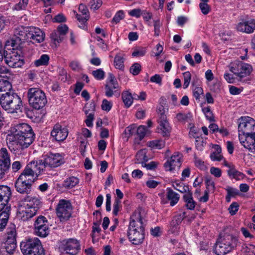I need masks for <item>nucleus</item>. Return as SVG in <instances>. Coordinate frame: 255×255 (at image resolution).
Returning a JSON list of instances; mask_svg holds the SVG:
<instances>
[{"label": "nucleus", "mask_w": 255, "mask_h": 255, "mask_svg": "<svg viewBox=\"0 0 255 255\" xmlns=\"http://www.w3.org/2000/svg\"><path fill=\"white\" fill-rule=\"evenodd\" d=\"M91 9H98L102 4V0H92L90 2Z\"/></svg>", "instance_id": "nucleus-55"}, {"label": "nucleus", "mask_w": 255, "mask_h": 255, "mask_svg": "<svg viewBox=\"0 0 255 255\" xmlns=\"http://www.w3.org/2000/svg\"><path fill=\"white\" fill-rule=\"evenodd\" d=\"M237 68L238 69V77L240 78V81H242L243 78L249 76L252 71V67L250 65L243 62H239L237 64Z\"/></svg>", "instance_id": "nucleus-21"}, {"label": "nucleus", "mask_w": 255, "mask_h": 255, "mask_svg": "<svg viewBox=\"0 0 255 255\" xmlns=\"http://www.w3.org/2000/svg\"><path fill=\"white\" fill-rule=\"evenodd\" d=\"M72 206L71 203L64 200H61L56 208L57 217L61 221L67 220L71 215Z\"/></svg>", "instance_id": "nucleus-11"}, {"label": "nucleus", "mask_w": 255, "mask_h": 255, "mask_svg": "<svg viewBox=\"0 0 255 255\" xmlns=\"http://www.w3.org/2000/svg\"><path fill=\"white\" fill-rule=\"evenodd\" d=\"M122 208L121 205V201L120 199L118 198H116L114 201V206H113V214L115 216H117L118 214V212Z\"/></svg>", "instance_id": "nucleus-48"}, {"label": "nucleus", "mask_w": 255, "mask_h": 255, "mask_svg": "<svg viewBox=\"0 0 255 255\" xmlns=\"http://www.w3.org/2000/svg\"><path fill=\"white\" fill-rule=\"evenodd\" d=\"M129 71L133 75H137L141 71V66L139 63H135L130 67Z\"/></svg>", "instance_id": "nucleus-47"}, {"label": "nucleus", "mask_w": 255, "mask_h": 255, "mask_svg": "<svg viewBox=\"0 0 255 255\" xmlns=\"http://www.w3.org/2000/svg\"><path fill=\"white\" fill-rule=\"evenodd\" d=\"M68 30V27L66 24H61L57 27V29L55 31L64 39L65 36L67 33Z\"/></svg>", "instance_id": "nucleus-43"}, {"label": "nucleus", "mask_w": 255, "mask_h": 255, "mask_svg": "<svg viewBox=\"0 0 255 255\" xmlns=\"http://www.w3.org/2000/svg\"><path fill=\"white\" fill-rule=\"evenodd\" d=\"M243 145L246 148L251 150V152L255 153V138H254L252 137L247 138V142L243 144Z\"/></svg>", "instance_id": "nucleus-32"}, {"label": "nucleus", "mask_w": 255, "mask_h": 255, "mask_svg": "<svg viewBox=\"0 0 255 255\" xmlns=\"http://www.w3.org/2000/svg\"><path fill=\"white\" fill-rule=\"evenodd\" d=\"M21 167V163L19 161H14L11 165V169L14 172L18 171Z\"/></svg>", "instance_id": "nucleus-64"}, {"label": "nucleus", "mask_w": 255, "mask_h": 255, "mask_svg": "<svg viewBox=\"0 0 255 255\" xmlns=\"http://www.w3.org/2000/svg\"><path fill=\"white\" fill-rule=\"evenodd\" d=\"M172 186L175 189L179 191L181 193H184L186 194L188 192H190L188 186L184 185L183 186L182 184H181V183L179 182L178 181H175L173 182Z\"/></svg>", "instance_id": "nucleus-33"}, {"label": "nucleus", "mask_w": 255, "mask_h": 255, "mask_svg": "<svg viewBox=\"0 0 255 255\" xmlns=\"http://www.w3.org/2000/svg\"><path fill=\"white\" fill-rule=\"evenodd\" d=\"M27 97L30 106L35 110L43 108L47 102L45 93L41 89L37 88L29 89Z\"/></svg>", "instance_id": "nucleus-9"}, {"label": "nucleus", "mask_w": 255, "mask_h": 255, "mask_svg": "<svg viewBox=\"0 0 255 255\" xmlns=\"http://www.w3.org/2000/svg\"><path fill=\"white\" fill-rule=\"evenodd\" d=\"M231 251V247H227L220 239L218 240L214 248V252L217 255H225Z\"/></svg>", "instance_id": "nucleus-23"}, {"label": "nucleus", "mask_w": 255, "mask_h": 255, "mask_svg": "<svg viewBox=\"0 0 255 255\" xmlns=\"http://www.w3.org/2000/svg\"><path fill=\"white\" fill-rule=\"evenodd\" d=\"M128 13L130 15L136 17H139L143 14L142 11L139 8L133 9L130 10Z\"/></svg>", "instance_id": "nucleus-63"}, {"label": "nucleus", "mask_w": 255, "mask_h": 255, "mask_svg": "<svg viewBox=\"0 0 255 255\" xmlns=\"http://www.w3.org/2000/svg\"><path fill=\"white\" fill-rule=\"evenodd\" d=\"M136 133L139 140H141L145 136L146 133V128L144 126H139L136 129Z\"/></svg>", "instance_id": "nucleus-49"}, {"label": "nucleus", "mask_w": 255, "mask_h": 255, "mask_svg": "<svg viewBox=\"0 0 255 255\" xmlns=\"http://www.w3.org/2000/svg\"><path fill=\"white\" fill-rule=\"evenodd\" d=\"M118 88H114L113 85H106L105 86V95L108 97H112L114 93H116L117 90L116 89H118Z\"/></svg>", "instance_id": "nucleus-44"}, {"label": "nucleus", "mask_w": 255, "mask_h": 255, "mask_svg": "<svg viewBox=\"0 0 255 255\" xmlns=\"http://www.w3.org/2000/svg\"><path fill=\"white\" fill-rule=\"evenodd\" d=\"M22 101L12 90V85L7 81H0V105L9 113H17L22 106Z\"/></svg>", "instance_id": "nucleus-2"}, {"label": "nucleus", "mask_w": 255, "mask_h": 255, "mask_svg": "<svg viewBox=\"0 0 255 255\" xmlns=\"http://www.w3.org/2000/svg\"><path fill=\"white\" fill-rule=\"evenodd\" d=\"M220 240L227 247H231V251L237 246L238 242L237 237L231 235H228L223 239H220Z\"/></svg>", "instance_id": "nucleus-24"}, {"label": "nucleus", "mask_w": 255, "mask_h": 255, "mask_svg": "<svg viewBox=\"0 0 255 255\" xmlns=\"http://www.w3.org/2000/svg\"><path fill=\"white\" fill-rule=\"evenodd\" d=\"M15 187L18 192L28 194L31 191V185L25 182V179L18 177L15 182Z\"/></svg>", "instance_id": "nucleus-20"}, {"label": "nucleus", "mask_w": 255, "mask_h": 255, "mask_svg": "<svg viewBox=\"0 0 255 255\" xmlns=\"http://www.w3.org/2000/svg\"><path fill=\"white\" fill-rule=\"evenodd\" d=\"M21 252L24 255H43L44 249L37 238L28 239L20 244Z\"/></svg>", "instance_id": "nucleus-8"}, {"label": "nucleus", "mask_w": 255, "mask_h": 255, "mask_svg": "<svg viewBox=\"0 0 255 255\" xmlns=\"http://www.w3.org/2000/svg\"><path fill=\"white\" fill-rule=\"evenodd\" d=\"M165 143L162 140H155L149 142V146L153 148L161 149L165 146Z\"/></svg>", "instance_id": "nucleus-41"}, {"label": "nucleus", "mask_w": 255, "mask_h": 255, "mask_svg": "<svg viewBox=\"0 0 255 255\" xmlns=\"http://www.w3.org/2000/svg\"><path fill=\"white\" fill-rule=\"evenodd\" d=\"M30 165H31V169L33 171V172L35 174V178H36L38 176L37 166L38 165V161H32L27 164L28 166L30 167Z\"/></svg>", "instance_id": "nucleus-61"}, {"label": "nucleus", "mask_w": 255, "mask_h": 255, "mask_svg": "<svg viewBox=\"0 0 255 255\" xmlns=\"http://www.w3.org/2000/svg\"><path fill=\"white\" fill-rule=\"evenodd\" d=\"M195 164L196 166L202 170L205 169L206 168L204 162L197 157H195Z\"/></svg>", "instance_id": "nucleus-62"}, {"label": "nucleus", "mask_w": 255, "mask_h": 255, "mask_svg": "<svg viewBox=\"0 0 255 255\" xmlns=\"http://www.w3.org/2000/svg\"><path fill=\"white\" fill-rule=\"evenodd\" d=\"M29 32V39L33 40V42L40 43L44 39V33L39 28L30 27Z\"/></svg>", "instance_id": "nucleus-22"}, {"label": "nucleus", "mask_w": 255, "mask_h": 255, "mask_svg": "<svg viewBox=\"0 0 255 255\" xmlns=\"http://www.w3.org/2000/svg\"><path fill=\"white\" fill-rule=\"evenodd\" d=\"M141 165L147 170H154L157 167V163L154 161H151L149 163H146V162H142Z\"/></svg>", "instance_id": "nucleus-51"}, {"label": "nucleus", "mask_w": 255, "mask_h": 255, "mask_svg": "<svg viewBox=\"0 0 255 255\" xmlns=\"http://www.w3.org/2000/svg\"><path fill=\"white\" fill-rule=\"evenodd\" d=\"M34 232L37 236L45 237L49 234L48 221L44 216H38L34 222Z\"/></svg>", "instance_id": "nucleus-12"}, {"label": "nucleus", "mask_w": 255, "mask_h": 255, "mask_svg": "<svg viewBox=\"0 0 255 255\" xmlns=\"http://www.w3.org/2000/svg\"><path fill=\"white\" fill-rule=\"evenodd\" d=\"M228 173L229 176H233V177L235 178L239 177L243 174L241 172L236 170L234 168H230L228 171Z\"/></svg>", "instance_id": "nucleus-58"}, {"label": "nucleus", "mask_w": 255, "mask_h": 255, "mask_svg": "<svg viewBox=\"0 0 255 255\" xmlns=\"http://www.w3.org/2000/svg\"><path fill=\"white\" fill-rule=\"evenodd\" d=\"M11 134H8V148L17 152L27 148L34 139V133L28 124L22 123L11 127Z\"/></svg>", "instance_id": "nucleus-1"}, {"label": "nucleus", "mask_w": 255, "mask_h": 255, "mask_svg": "<svg viewBox=\"0 0 255 255\" xmlns=\"http://www.w3.org/2000/svg\"><path fill=\"white\" fill-rule=\"evenodd\" d=\"M112 105L111 103L106 99H104L102 101L101 105L102 109L104 111H109L112 108Z\"/></svg>", "instance_id": "nucleus-57"}, {"label": "nucleus", "mask_w": 255, "mask_h": 255, "mask_svg": "<svg viewBox=\"0 0 255 255\" xmlns=\"http://www.w3.org/2000/svg\"><path fill=\"white\" fill-rule=\"evenodd\" d=\"M30 27L19 26L16 27L14 30V37L5 44V48L10 50L9 47L21 48L22 43L29 39V31Z\"/></svg>", "instance_id": "nucleus-6"}, {"label": "nucleus", "mask_w": 255, "mask_h": 255, "mask_svg": "<svg viewBox=\"0 0 255 255\" xmlns=\"http://www.w3.org/2000/svg\"><path fill=\"white\" fill-rule=\"evenodd\" d=\"M59 249L61 252H65L67 254L76 255L80 249V246L77 240L70 239L68 240H63L61 242Z\"/></svg>", "instance_id": "nucleus-13"}, {"label": "nucleus", "mask_w": 255, "mask_h": 255, "mask_svg": "<svg viewBox=\"0 0 255 255\" xmlns=\"http://www.w3.org/2000/svg\"><path fill=\"white\" fill-rule=\"evenodd\" d=\"M10 168V165L5 164L0 161V180L4 178L8 173Z\"/></svg>", "instance_id": "nucleus-38"}, {"label": "nucleus", "mask_w": 255, "mask_h": 255, "mask_svg": "<svg viewBox=\"0 0 255 255\" xmlns=\"http://www.w3.org/2000/svg\"><path fill=\"white\" fill-rule=\"evenodd\" d=\"M202 2L199 4V7L202 12L204 14H207L210 11L211 8L207 2L209 0H200Z\"/></svg>", "instance_id": "nucleus-40"}, {"label": "nucleus", "mask_w": 255, "mask_h": 255, "mask_svg": "<svg viewBox=\"0 0 255 255\" xmlns=\"http://www.w3.org/2000/svg\"><path fill=\"white\" fill-rule=\"evenodd\" d=\"M239 205L237 202L232 203L230 206L228 210L231 215H234L239 210Z\"/></svg>", "instance_id": "nucleus-52"}, {"label": "nucleus", "mask_w": 255, "mask_h": 255, "mask_svg": "<svg viewBox=\"0 0 255 255\" xmlns=\"http://www.w3.org/2000/svg\"><path fill=\"white\" fill-rule=\"evenodd\" d=\"M11 195L10 189L7 186H0V211H2L6 205L8 204Z\"/></svg>", "instance_id": "nucleus-17"}, {"label": "nucleus", "mask_w": 255, "mask_h": 255, "mask_svg": "<svg viewBox=\"0 0 255 255\" xmlns=\"http://www.w3.org/2000/svg\"><path fill=\"white\" fill-rule=\"evenodd\" d=\"M183 77H184V84H183V88L186 89L189 85L191 79V74L189 71L185 72L183 73Z\"/></svg>", "instance_id": "nucleus-46"}, {"label": "nucleus", "mask_w": 255, "mask_h": 255, "mask_svg": "<svg viewBox=\"0 0 255 255\" xmlns=\"http://www.w3.org/2000/svg\"><path fill=\"white\" fill-rule=\"evenodd\" d=\"M191 114L190 113L187 114L181 113H178L176 117V118L178 122L184 123L186 122H188L189 120H191Z\"/></svg>", "instance_id": "nucleus-39"}, {"label": "nucleus", "mask_w": 255, "mask_h": 255, "mask_svg": "<svg viewBox=\"0 0 255 255\" xmlns=\"http://www.w3.org/2000/svg\"><path fill=\"white\" fill-rule=\"evenodd\" d=\"M49 60V57L48 55L43 54L42 55L39 59H37L34 61V65L36 67H38L42 65H47Z\"/></svg>", "instance_id": "nucleus-34"}, {"label": "nucleus", "mask_w": 255, "mask_h": 255, "mask_svg": "<svg viewBox=\"0 0 255 255\" xmlns=\"http://www.w3.org/2000/svg\"><path fill=\"white\" fill-rule=\"evenodd\" d=\"M50 38L53 43L55 44V47H56L57 44L61 43L64 39L63 37L56 31H54L51 33Z\"/></svg>", "instance_id": "nucleus-36"}, {"label": "nucleus", "mask_w": 255, "mask_h": 255, "mask_svg": "<svg viewBox=\"0 0 255 255\" xmlns=\"http://www.w3.org/2000/svg\"><path fill=\"white\" fill-rule=\"evenodd\" d=\"M30 165H31V169L33 171V172L35 174V178H36L38 176L37 166L38 165V161H32L27 164L28 166L30 167Z\"/></svg>", "instance_id": "nucleus-60"}, {"label": "nucleus", "mask_w": 255, "mask_h": 255, "mask_svg": "<svg viewBox=\"0 0 255 255\" xmlns=\"http://www.w3.org/2000/svg\"><path fill=\"white\" fill-rule=\"evenodd\" d=\"M124 17V13L123 10L118 11L112 19V21L116 23H118Z\"/></svg>", "instance_id": "nucleus-56"}, {"label": "nucleus", "mask_w": 255, "mask_h": 255, "mask_svg": "<svg viewBox=\"0 0 255 255\" xmlns=\"http://www.w3.org/2000/svg\"><path fill=\"white\" fill-rule=\"evenodd\" d=\"M64 162L62 156L59 153H50L43 157V159L40 160V164H43L48 167H56Z\"/></svg>", "instance_id": "nucleus-14"}, {"label": "nucleus", "mask_w": 255, "mask_h": 255, "mask_svg": "<svg viewBox=\"0 0 255 255\" xmlns=\"http://www.w3.org/2000/svg\"><path fill=\"white\" fill-rule=\"evenodd\" d=\"M28 166L27 165L23 170L22 172L19 175V177L25 179V176H30V177L35 178V174L33 172V171L31 169V165Z\"/></svg>", "instance_id": "nucleus-35"}, {"label": "nucleus", "mask_w": 255, "mask_h": 255, "mask_svg": "<svg viewBox=\"0 0 255 255\" xmlns=\"http://www.w3.org/2000/svg\"><path fill=\"white\" fill-rule=\"evenodd\" d=\"M92 74L98 80H102L104 79L105 76L104 71L101 69L93 71Z\"/></svg>", "instance_id": "nucleus-50"}, {"label": "nucleus", "mask_w": 255, "mask_h": 255, "mask_svg": "<svg viewBox=\"0 0 255 255\" xmlns=\"http://www.w3.org/2000/svg\"><path fill=\"white\" fill-rule=\"evenodd\" d=\"M17 233L14 225L9 227L7 230V237L4 243V248L6 252L12 254L16 248Z\"/></svg>", "instance_id": "nucleus-10"}, {"label": "nucleus", "mask_w": 255, "mask_h": 255, "mask_svg": "<svg viewBox=\"0 0 255 255\" xmlns=\"http://www.w3.org/2000/svg\"><path fill=\"white\" fill-rule=\"evenodd\" d=\"M168 111V109L164 107V106L162 105H159L157 106V112L159 116V118L162 117V116H164L165 117H166L165 115V113Z\"/></svg>", "instance_id": "nucleus-53"}, {"label": "nucleus", "mask_w": 255, "mask_h": 255, "mask_svg": "<svg viewBox=\"0 0 255 255\" xmlns=\"http://www.w3.org/2000/svg\"><path fill=\"white\" fill-rule=\"evenodd\" d=\"M124 57L120 54H118L116 55L114 58V65L116 68L120 70H123L124 68Z\"/></svg>", "instance_id": "nucleus-30"}, {"label": "nucleus", "mask_w": 255, "mask_h": 255, "mask_svg": "<svg viewBox=\"0 0 255 255\" xmlns=\"http://www.w3.org/2000/svg\"><path fill=\"white\" fill-rule=\"evenodd\" d=\"M42 205L40 198L36 196H26L18 201L19 214L21 220L26 221L37 214Z\"/></svg>", "instance_id": "nucleus-3"}, {"label": "nucleus", "mask_w": 255, "mask_h": 255, "mask_svg": "<svg viewBox=\"0 0 255 255\" xmlns=\"http://www.w3.org/2000/svg\"><path fill=\"white\" fill-rule=\"evenodd\" d=\"M183 199L186 203V206L188 209L193 210L195 208L196 202L193 200L191 191L188 192L183 195Z\"/></svg>", "instance_id": "nucleus-25"}, {"label": "nucleus", "mask_w": 255, "mask_h": 255, "mask_svg": "<svg viewBox=\"0 0 255 255\" xmlns=\"http://www.w3.org/2000/svg\"><path fill=\"white\" fill-rule=\"evenodd\" d=\"M167 191V198L170 201V205L173 206L178 202L179 195L171 188H168Z\"/></svg>", "instance_id": "nucleus-26"}, {"label": "nucleus", "mask_w": 255, "mask_h": 255, "mask_svg": "<svg viewBox=\"0 0 255 255\" xmlns=\"http://www.w3.org/2000/svg\"><path fill=\"white\" fill-rule=\"evenodd\" d=\"M158 121L159 123L158 132L163 136L168 137L170 135L171 128L167 120V117L162 116V117L159 118Z\"/></svg>", "instance_id": "nucleus-19"}, {"label": "nucleus", "mask_w": 255, "mask_h": 255, "mask_svg": "<svg viewBox=\"0 0 255 255\" xmlns=\"http://www.w3.org/2000/svg\"><path fill=\"white\" fill-rule=\"evenodd\" d=\"M10 210V205L5 206L2 210L0 211L1 212L0 214V219L3 221H5L7 222L8 219L9 218Z\"/></svg>", "instance_id": "nucleus-37"}, {"label": "nucleus", "mask_w": 255, "mask_h": 255, "mask_svg": "<svg viewBox=\"0 0 255 255\" xmlns=\"http://www.w3.org/2000/svg\"><path fill=\"white\" fill-rule=\"evenodd\" d=\"M79 182V179L72 176L67 178L64 183V186L67 188H72L75 187Z\"/></svg>", "instance_id": "nucleus-29"}, {"label": "nucleus", "mask_w": 255, "mask_h": 255, "mask_svg": "<svg viewBox=\"0 0 255 255\" xmlns=\"http://www.w3.org/2000/svg\"><path fill=\"white\" fill-rule=\"evenodd\" d=\"M128 236L133 244L139 245L142 243L144 239V227L140 215L136 221L134 219L130 221Z\"/></svg>", "instance_id": "nucleus-4"}, {"label": "nucleus", "mask_w": 255, "mask_h": 255, "mask_svg": "<svg viewBox=\"0 0 255 255\" xmlns=\"http://www.w3.org/2000/svg\"><path fill=\"white\" fill-rule=\"evenodd\" d=\"M236 29L241 32L253 33L255 31V19L249 18L243 20L237 25Z\"/></svg>", "instance_id": "nucleus-15"}, {"label": "nucleus", "mask_w": 255, "mask_h": 255, "mask_svg": "<svg viewBox=\"0 0 255 255\" xmlns=\"http://www.w3.org/2000/svg\"><path fill=\"white\" fill-rule=\"evenodd\" d=\"M238 126L239 132H242L245 138L241 137L239 133V139L243 145L247 142V138L249 137L255 138V121L249 117H241L239 120Z\"/></svg>", "instance_id": "nucleus-5"}, {"label": "nucleus", "mask_w": 255, "mask_h": 255, "mask_svg": "<svg viewBox=\"0 0 255 255\" xmlns=\"http://www.w3.org/2000/svg\"><path fill=\"white\" fill-rule=\"evenodd\" d=\"M10 50L4 52L3 58L5 63L10 67L13 68L21 67L24 61L22 55L21 48L9 47Z\"/></svg>", "instance_id": "nucleus-7"}, {"label": "nucleus", "mask_w": 255, "mask_h": 255, "mask_svg": "<svg viewBox=\"0 0 255 255\" xmlns=\"http://www.w3.org/2000/svg\"><path fill=\"white\" fill-rule=\"evenodd\" d=\"M76 17L77 19V20L81 23V24L82 25V26H80L81 27H84L85 23L87 22L89 18V15H84L82 14H77L76 15Z\"/></svg>", "instance_id": "nucleus-54"}, {"label": "nucleus", "mask_w": 255, "mask_h": 255, "mask_svg": "<svg viewBox=\"0 0 255 255\" xmlns=\"http://www.w3.org/2000/svg\"><path fill=\"white\" fill-rule=\"evenodd\" d=\"M136 163H141L142 162H147L148 157L146 155V151L144 149L138 151L136 154Z\"/></svg>", "instance_id": "nucleus-31"}, {"label": "nucleus", "mask_w": 255, "mask_h": 255, "mask_svg": "<svg viewBox=\"0 0 255 255\" xmlns=\"http://www.w3.org/2000/svg\"><path fill=\"white\" fill-rule=\"evenodd\" d=\"M122 96L125 106L127 108H129L133 102V97L131 96V93L128 91L124 92L122 94Z\"/></svg>", "instance_id": "nucleus-27"}, {"label": "nucleus", "mask_w": 255, "mask_h": 255, "mask_svg": "<svg viewBox=\"0 0 255 255\" xmlns=\"http://www.w3.org/2000/svg\"><path fill=\"white\" fill-rule=\"evenodd\" d=\"M0 161L10 165V156L5 148H1L0 150Z\"/></svg>", "instance_id": "nucleus-28"}, {"label": "nucleus", "mask_w": 255, "mask_h": 255, "mask_svg": "<svg viewBox=\"0 0 255 255\" xmlns=\"http://www.w3.org/2000/svg\"><path fill=\"white\" fill-rule=\"evenodd\" d=\"M68 129L67 128H62L59 124H56L51 132V136L58 141H63L68 135Z\"/></svg>", "instance_id": "nucleus-16"}, {"label": "nucleus", "mask_w": 255, "mask_h": 255, "mask_svg": "<svg viewBox=\"0 0 255 255\" xmlns=\"http://www.w3.org/2000/svg\"><path fill=\"white\" fill-rule=\"evenodd\" d=\"M181 162V155L179 153H175L165 163L164 167L166 170L171 171L176 167L180 168Z\"/></svg>", "instance_id": "nucleus-18"}, {"label": "nucleus", "mask_w": 255, "mask_h": 255, "mask_svg": "<svg viewBox=\"0 0 255 255\" xmlns=\"http://www.w3.org/2000/svg\"><path fill=\"white\" fill-rule=\"evenodd\" d=\"M206 190L207 191L213 193L215 190V183L211 177H206L205 179Z\"/></svg>", "instance_id": "nucleus-42"}, {"label": "nucleus", "mask_w": 255, "mask_h": 255, "mask_svg": "<svg viewBox=\"0 0 255 255\" xmlns=\"http://www.w3.org/2000/svg\"><path fill=\"white\" fill-rule=\"evenodd\" d=\"M28 3V0H20L19 2L15 5L16 10L23 9L25 8Z\"/></svg>", "instance_id": "nucleus-59"}, {"label": "nucleus", "mask_w": 255, "mask_h": 255, "mask_svg": "<svg viewBox=\"0 0 255 255\" xmlns=\"http://www.w3.org/2000/svg\"><path fill=\"white\" fill-rule=\"evenodd\" d=\"M183 221V217L181 216L177 215L175 216L170 223V225L173 228H175V230L177 229V226L181 223Z\"/></svg>", "instance_id": "nucleus-45"}]
</instances>
